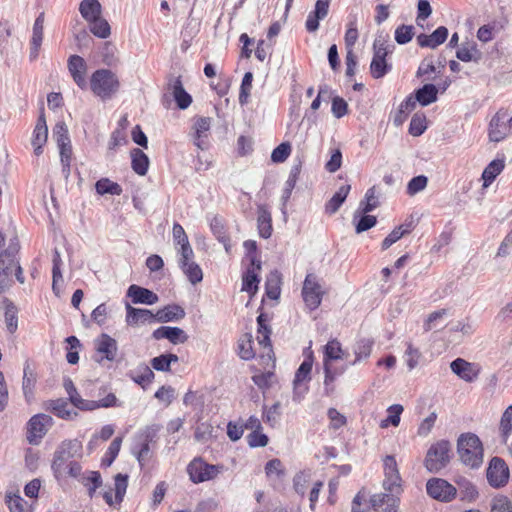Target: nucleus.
<instances>
[{
    "instance_id": "1",
    "label": "nucleus",
    "mask_w": 512,
    "mask_h": 512,
    "mask_svg": "<svg viewBox=\"0 0 512 512\" xmlns=\"http://www.w3.org/2000/svg\"><path fill=\"white\" fill-rule=\"evenodd\" d=\"M457 451L464 465L473 469L482 465L483 446L477 435L473 433L462 434L457 442Z\"/></svg>"
},
{
    "instance_id": "2",
    "label": "nucleus",
    "mask_w": 512,
    "mask_h": 512,
    "mask_svg": "<svg viewBox=\"0 0 512 512\" xmlns=\"http://www.w3.org/2000/svg\"><path fill=\"white\" fill-rule=\"evenodd\" d=\"M120 88L117 75L109 69H98L91 75L90 89L102 100L111 99Z\"/></svg>"
},
{
    "instance_id": "3",
    "label": "nucleus",
    "mask_w": 512,
    "mask_h": 512,
    "mask_svg": "<svg viewBox=\"0 0 512 512\" xmlns=\"http://www.w3.org/2000/svg\"><path fill=\"white\" fill-rule=\"evenodd\" d=\"M451 445L447 440H439L432 444L424 460V466L431 473H438L450 462Z\"/></svg>"
},
{
    "instance_id": "4",
    "label": "nucleus",
    "mask_w": 512,
    "mask_h": 512,
    "mask_svg": "<svg viewBox=\"0 0 512 512\" xmlns=\"http://www.w3.org/2000/svg\"><path fill=\"white\" fill-rule=\"evenodd\" d=\"M81 449V443L78 440H68L62 442L54 453L51 468L57 479L66 475L67 464L72 461Z\"/></svg>"
},
{
    "instance_id": "5",
    "label": "nucleus",
    "mask_w": 512,
    "mask_h": 512,
    "mask_svg": "<svg viewBox=\"0 0 512 512\" xmlns=\"http://www.w3.org/2000/svg\"><path fill=\"white\" fill-rule=\"evenodd\" d=\"M222 470L223 466L208 464L201 458L193 459L187 466L190 480L195 484L216 478Z\"/></svg>"
},
{
    "instance_id": "6",
    "label": "nucleus",
    "mask_w": 512,
    "mask_h": 512,
    "mask_svg": "<svg viewBox=\"0 0 512 512\" xmlns=\"http://www.w3.org/2000/svg\"><path fill=\"white\" fill-rule=\"evenodd\" d=\"M384 479L382 487L386 492L402 493V478L400 476L397 461L393 455H387L383 459Z\"/></svg>"
},
{
    "instance_id": "7",
    "label": "nucleus",
    "mask_w": 512,
    "mask_h": 512,
    "mask_svg": "<svg viewBox=\"0 0 512 512\" xmlns=\"http://www.w3.org/2000/svg\"><path fill=\"white\" fill-rule=\"evenodd\" d=\"M323 294L324 292L318 282L317 276L314 274H308L304 280L302 288V296L306 306L310 310L318 308L321 304Z\"/></svg>"
},
{
    "instance_id": "8",
    "label": "nucleus",
    "mask_w": 512,
    "mask_h": 512,
    "mask_svg": "<svg viewBox=\"0 0 512 512\" xmlns=\"http://www.w3.org/2000/svg\"><path fill=\"white\" fill-rule=\"evenodd\" d=\"M427 494L438 501L450 502L456 495V488L442 478H432L426 484Z\"/></svg>"
},
{
    "instance_id": "9",
    "label": "nucleus",
    "mask_w": 512,
    "mask_h": 512,
    "mask_svg": "<svg viewBox=\"0 0 512 512\" xmlns=\"http://www.w3.org/2000/svg\"><path fill=\"white\" fill-rule=\"evenodd\" d=\"M94 348L96 351L95 361L102 363L103 360L113 362L118 355L117 341L106 333H102L94 341Z\"/></svg>"
},
{
    "instance_id": "10",
    "label": "nucleus",
    "mask_w": 512,
    "mask_h": 512,
    "mask_svg": "<svg viewBox=\"0 0 512 512\" xmlns=\"http://www.w3.org/2000/svg\"><path fill=\"white\" fill-rule=\"evenodd\" d=\"M53 425V418L47 414H36L28 422L27 440L30 444H37L48 429Z\"/></svg>"
},
{
    "instance_id": "11",
    "label": "nucleus",
    "mask_w": 512,
    "mask_h": 512,
    "mask_svg": "<svg viewBox=\"0 0 512 512\" xmlns=\"http://www.w3.org/2000/svg\"><path fill=\"white\" fill-rule=\"evenodd\" d=\"M487 480L494 488H500L507 484L509 480V469L503 459L499 457L491 459L487 469Z\"/></svg>"
},
{
    "instance_id": "12",
    "label": "nucleus",
    "mask_w": 512,
    "mask_h": 512,
    "mask_svg": "<svg viewBox=\"0 0 512 512\" xmlns=\"http://www.w3.org/2000/svg\"><path fill=\"white\" fill-rule=\"evenodd\" d=\"M16 249L9 248L0 254V293L5 292L12 284L11 274L14 267Z\"/></svg>"
},
{
    "instance_id": "13",
    "label": "nucleus",
    "mask_w": 512,
    "mask_h": 512,
    "mask_svg": "<svg viewBox=\"0 0 512 512\" xmlns=\"http://www.w3.org/2000/svg\"><path fill=\"white\" fill-rule=\"evenodd\" d=\"M400 493L384 492L371 496L370 504L375 510L382 512H397L400 502Z\"/></svg>"
},
{
    "instance_id": "14",
    "label": "nucleus",
    "mask_w": 512,
    "mask_h": 512,
    "mask_svg": "<svg viewBox=\"0 0 512 512\" xmlns=\"http://www.w3.org/2000/svg\"><path fill=\"white\" fill-rule=\"evenodd\" d=\"M68 70L77 86L82 90L86 89L88 84L86 81L87 64L85 60L78 55L70 56L68 59Z\"/></svg>"
},
{
    "instance_id": "15",
    "label": "nucleus",
    "mask_w": 512,
    "mask_h": 512,
    "mask_svg": "<svg viewBox=\"0 0 512 512\" xmlns=\"http://www.w3.org/2000/svg\"><path fill=\"white\" fill-rule=\"evenodd\" d=\"M450 368L454 374L466 382H473L479 375L477 366L463 358L453 360Z\"/></svg>"
},
{
    "instance_id": "16",
    "label": "nucleus",
    "mask_w": 512,
    "mask_h": 512,
    "mask_svg": "<svg viewBox=\"0 0 512 512\" xmlns=\"http://www.w3.org/2000/svg\"><path fill=\"white\" fill-rule=\"evenodd\" d=\"M507 115L506 113L498 112L491 119L489 124V137L491 141L499 142L505 138V136L510 131V123L507 124Z\"/></svg>"
},
{
    "instance_id": "17",
    "label": "nucleus",
    "mask_w": 512,
    "mask_h": 512,
    "mask_svg": "<svg viewBox=\"0 0 512 512\" xmlns=\"http://www.w3.org/2000/svg\"><path fill=\"white\" fill-rule=\"evenodd\" d=\"M330 0H317L315 8L307 16L305 27L308 32H316L320 20H323L329 12Z\"/></svg>"
},
{
    "instance_id": "18",
    "label": "nucleus",
    "mask_w": 512,
    "mask_h": 512,
    "mask_svg": "<svg viewBox=\"0 0 512 512\" xmlns=\"http://www.w3.org/2000/svg\"><path fill=\"white\" fill-rule=\"evenodd\" d=\"M154 339H167L172 344H183L188 340L186 332L179 327L161 326L152 334Z\"/></svg>"
},
{
    "instance_id": "19",
    "label": "nucleus",
    "mask_w": 512,
    "mask_h": 512,
    "mask_svg": "<svg viewBox=\"0 0 512 512\" xmlns=\"http://www.w3.org/2000/svg\"><path fill=\"white\" fill-rule=\"evenodd\" d=\"M211 126V118L209 117H199L195 120L193 124V139L194 144L201 150H205L208 148V143L206 141L208 137V132Z\"/></svg>"
},
{
    "instance_id": "20",
    "label": "nucleus",
    "mask_w": 512,
    "mask_h": 512,
    "mask_svg": "<svg viewBox=\"0 0 512 512\" xmlns=\"http://www.w3.org/2000/svg\"><path fill=\"white\" fill-rule=\"evenodd\" d=\"M127 296L132 299L134 304L153 305L159 300L156 293L135 284L129 286L127 290Z\"/></svg>"
},
{
    "instance_id": "21",
    "label": "nucleus",
    "mask_w": 512,
    "mask_h": 512,
    "mask_svg": "<svg viewBox=\"0 0 512 512\" xmlns=\"http://www.w3.org/2000/svg\"><path fill=\"white\" fill-rule=\"evenodd\" d=\"M44 407L57 417L65 420H71L78 416V413L74 409L70 408L68 401L63 398L48 400L45 402Z\"/></svg>"
},
{
    "instance_id": "22",
    "label": "nucleus",
    "mask_w": 512,
    "mask_h": 512,
    "mask_svg": "<svg viewBox=\"0 0 512 512\" xmlns=\"http://www.w3.org/2000/svg\"><path fill=\"white\" fill-rule=\"evenodd\" d=\"M48 138V128L46 125L45 115L42 112L38 119L36 126L33 131V137L31 144L34 148V153L39 156L42 153V147L46 143Z\"/></svg>"
},
{
    "instance_id": "23",
    "label": "nucleus",
    "mask_w": 512,
    "mask_h": 512,
    "mask_svg": "<svg viewBox=\"0 0 512 512\" xmlns=\"http://www.w3.org/2000/svg\"><path fill=\"white\" fill-rule=\"evenodd\" d=\"M126 322L128 325L152 323L156 321L155 314L148 309H138L126 304Z\"/></svg>"
},
{
    "instance_id": "24",
    "label": "nucleus",
    "mask_w": 512,
    "mask_h": 512,
    "mask_svg": "<svg viewBox=\"0 0 512 512\" xmlns=\"http://www.w3.org/2000/svg\"><path fill=\"white\" fill-rule=\"evenodd\" d=\"M169 90L179 109H187L192 103V97L185 91L180 77L173 79L169 83Z\"/></svg>"
},
{
    "instance_id": "25",
    "label": "nucleus",
    "mask_w": 512,
    "mask_h": 512,
    "mask_svg": "<svg viewBox=\"0 0 512 512\" xmlns=\"http://www.w3.org/2000/svg\"><path fill=\"white\" fill-rule=\"evenodd\" d=\"M185 315V310L181 306L177 304H171L158 310L155 314V317L157 322L165 323L179 321L183 319Z\"/></svg>"
},
{
    "instance_id": "26",
    "label": "nucleus",
    "mask_w": 512,
    "mask_h": 512,
    "mask_svg": "<svg viewBox=\"0 0 512 512\" xmlns=\"http://www.w3.org/2000/svg\"><path fill=\"white\" fill-rule=\"evenodd\" d=\"M81 16L89 23L102 14V6L98 0H82L79 5Z\"/></svg>"
},
{
    "instance_id": "27",
    "label": "nucleus",
    "mask_w": 512,
    "mask_h": 512,
    "mask_svg": "<svg viewBox=\"0 0 512 512\" xmlns=\"http://www.w3.org/2000/svg\"><path fill=\"white\" fill-rule=\"evenodd\" d=\"M351 186L342 185L325 205V212L329 215L335 214L346 200Z\"/></svg>"
},
{
    "instance_id": "28",
    "label": "nucleus",
    "mask_w": 512,
    "mask_h": 512,
    "mask_svg": "<svg viewBox=\"0 0 512 512\" xmlns=\"http://www.w3.org/2000/svg\"><path fill=\"white\" fill-rule=\"evenodd\" d=\"M438 90L434 84H425L423 87L415 91L413 97L416 102L422 106H428L437 100Z\"/></svg>"
},
{
    "instance_id": "29",
    "label": "nucleus",
    "mask_w": 512,
    "mask_h": 512,
    "mask_svg": "<svg viewBox=\"0 0 512 512\" xmlns=\"http://www.w3.org/2000/svg\"><path fill=\"white\" fill-rule=\"evenodd\" d=\"M131 160L132 169L135 173L140 176L147 174L149 158L141 149L134 148L131 150Z\"/></svg>"
},
{
    "instance_id": "30",
    "label": "nucleus",
    "mask_w": 512,
    "mask_h": 512,
    "mask_svg": "<svg viewBox=\"0 0 512 512\" xmlns=\"http://www.w3.org/2000/svg\"><path fill=\"white\" fill-rule=\"evenodd\" d=\"M257 227L260 237L267 239L272 234V218L268 210L259 208L257 217Z\"/></svg>"
},
{
    "instance_id": "31",
    "label": "nucleus",
    "mask_w": 512,
    "mask_h": 512,
    "mask_svg": "<svg viewBox=\"0 0 512 512\" xmlns=\"http://www.w3.org/2000/svg\"><path fill=\"white\" fill-rule=\"evenodd\" d=\"M504 167V160L495 159L491 161L482 173L484 187L489 186L495 180V178L503 171Z\"/></svg>"
},
{
    "instance_id": "32",
    "label": "nucleus",
    "mask_w": 512,
    "mask_h": 512,
    "mask_svg": "<svg viewBox=\"0 0 512 512\" xmlns=\"http://www.w3.org/2000/svg\"><path fill=\"white\" fill-rule=\"evenodd\" d=\"M416 107L415 100L412 95L408 96L398 107L393 116L395 126H401L406 120L408 114Z\"/></svg>"
},
{
    "instance_id": "33",
    "label": "nucleus",
    "mask_w": 512,
    "mask_h": 512,
    "mask_svg": "<svg viewBox=\"0 0 512 512\" xmlns=\"http://www.w3.org/2000/svg\"><path fill=\"white\" fill-rule=\"evenodd\" d=\"M36 384V377L33 371L30 369L27 364L23 370V381H22V390L24 397L27 402H30L34 397V388Z\"/></svg>"
},
{
    "instance_id": "34",
    "label": "nucleus",
    "mask_w": 512,
    "mask_h": 512,
    "mask_svg": "<svg viewBox=\"0 0 512 512\" xmlns=\"http://www.w3.org/2000/svg\"><path fill=\"white\" fill-rule=\"evenodd\" d=\"M413 229L412 222L402 224L392 230V232L383 240L382 249L386 250L395 242L401 239L406 234H409Z\"/></svg>"
},
{
    "instance_id": "35",
    "label": "nucleus",
    "mask_w": 512,
    "mask_h": 512,
    "mask_svg": "<svg viewBox=\"0 0 512 512\" xmlns=\"http://www.w3.org/2000/svg\"><path fill=\"white\" fill-rule=\"evenodd\" d=\"M312 366H313V360L311 357L306 358L301 363V365L299 366V368L297 369V371L295 373V378H294L295 389L300 388L303 383L308 382L311 379L310 374L312 371Z\"/></svg>"
},
{
    "instance_id": "36",
    "label": "nucleus",
    "mask_w": 512,
    "mask_h": 512,
    "mask_svg": "<svg viewBox=\"0 0 512 512\" xmlns=\"http://www.w3.org/2000/svg\"><path fill=\"white\" fill-rule=\"evenodd\" d=\"M345 370L346 367H342L340 369H333L331 363H324V386L326 395H331L334 392L335 388L333 386V382L336 380L338 376L342 375L345 372Z\"/></svg>"
},
{
    "instance_id": "37",
    "label": "nucleus",
    "mask_w": 512,
    "mask_h": 512,
    "mask_svg": "<svg viewBox=\"0 0 512 512\" xmlns=\"http://www.w3.org/2000/svg\"><path fill=\"white\" fill-rule=\"evenodd\" d=\"M178 361L179 358L176 354L168 353L154 357L150 363L153 369L161 372H168L170 371L171 363H176Z\"/></svg>"
},
{
    "instance_id": "38",
    "label": "nucleus",
    "mask_w": 512,
    "mask_h": 512,
    "mask_svg": "<svg viewBox=\"0 0 512 512\" xmlns=\"http://www.w3.org/2000/svg\"><path fill=\"white\" fill-rule=\"evenodd\" d=\"M96 192L100 195L110 194V195H121L122 187L116 183L111 181L108 178H101L95 184Z\"/></svg>"
},
{
    "instance_id": "39",
    "label": "nucleus",
    "mask_w": 512,
    "mask_h": 512,
    "mask_svg": "<svg viewBox=\"0 0 512 512\" xmlns=\"http://www.w3.org/2000/svg\"><path fill=\"white\" fill-rule=\"evenodd\" d=\"M257 270L258 269L256 266H251L247 269L245 275L243 276V291L254 294L258 290V283L260 282V279L257 275Z\"/></svg>"
},
{
    "instance_id": "40",
    "label": "nucleus",
    "mask_w": 512,
    "mask_h": 512,
    "mask_svg": "<svg viewBox=\"0 0 512 512\" xmlns=\"http://www.w3.org/2000/svg\"><path fill=\"white\" fill-rule=\"evenodd\" d=\"M183 273L192 284H197L203 279V272L200 266L194 261H189L179 265Z\"/></svg>"
},
{
    "instance_id": "41",
    "label": "nucleus",
    "mask_w": 512,
    "mask_h": 512,
    "mask_svg": "<svg viewBox=\"0 0 512 512\" xmlns=\"http://www.w3.org/2000/svg\"><path fill=\"white\" fill-rule=\"evenodd\" d=\"M343 358V350L338 340L332 339L324 347V363Z\"/></svg>"
},
{
    "instance_id": "42",
    "label": "nucleus",
    "mask_w": 512,
    "mask_h": 512,
    "mask_svg": "<svg viewBox=\"0 0 512 512\" xmlns=\"http://www.w3.org/2000/svg\"><path fill=\"white\" fill-rule=\"evenodd\" d=\"M280 275L277 271L270 273V275L267 277L265 287H266V294L270 299L276 300L280 296Z\"/></svg>"
},
{
    "instance_id": "43",
    "label": "nucleus",
    "mask_w": 512,
    "mask_h": 512,
    "mask_svg": "<svg viewBox=\"0 0 512 512\" xmlns=\"http://www.w3.org/2000/svg\"><path fill=\"white\" fill-rule=\"evenodd\" d=\"M373 342L369 339L359 340L354 347L355 359L351 363L355 365L370 356L372 351Z\"/></svg>"
},
{
    "instance_id": "44",
    "label": "nucleus",
    "mask_w": 512,
    "mask_h": 512,
    "mask_svg": "<svg viewBox=\"0 0 512 512\" xmlns=\"http://www.w3.org/2000/svg\"><path fill=\"white\" fill-rule=\"evenodd\" d=\"M391 70V65L387 63L386 58L373 57L370 64V72L373 78L384 77Z\"/></svg>"
},
{
    "instance_id": "45",
    "label": "nucleus",
    "mask_w": 512,
    "mask_h": 512,
    "mask_svg": "<svg viewBox=\"0 0 512 512\" xmlns=\"http://www.w3.org/2000/svg\"><path fill=\"white\" fill-rule=\"evenodd\" d=\"M90 31L99 38H107L111 33L110 25L102 16L97 17L95 20L89 22Z\"/></svg>"
},
{
    "instance_id": "46",
    "label": "nucleus",
    "mask_w": 512,
    "mask_h": 512,
    "mask_svg": "<svg viewBox=\"0 0 512 512\" xmlns=\"http://www.w3.org/2000/svg\"><path fill=\"white\" fill-rule=\"evenodd\" d=\"M265 473L268 478L281 481L285 476L282 462L277 458L268 461L265 465Z\"/></svg>"
},
{
    "instance_id": "47",
    "label": "nucleus",
    "mask_w": 512,
    "mask_h": 512,
    "mask_svg": "<svg viewBox=\"0 0 512 512\" xmlns=\"http://www.w3.org/2000/svg\"><path fill=\"white\" fill-rule=\"evenodd\" d=\"M154 376V372L147 365H142L137 371L132 372V379L142 387L150 384L153 381Z\"/></svg>"
},
{
    "instance_id": "48",
    "label": "nucleus",
    "mask_w": 512,
    "mask_h": 512,
    "mask_svg": "<svg viewBox=\"0 0 512 512\" xmlns=\"http://www.w3.org/2000/svg\"><path fill=\"white\" fill-rule=\"evenodd\" d=\"M251 338V335L245 334L238 341V355L243 360H250L255 356Z\"/></svg>"
},
{
    "instance_id": "49",
    "label": "nucleus",
    "mask_w": 512,
    "mask_h": 512,
    "mask_svg": "<svg viewBox=\"0 0 512 512\" xmlns=\"http://www.w3.org/2000/svg\"><path fill=\"white\" fill-rule=\"evenodd\" d=\"M500 432L503 440L506 442L512 433V405L506 408L501 417Z\"/></svg>"
},
{
    "instance_id": "50",
    "label": "nucleus",
    "mask_w": 512,
    "mask_h": 512,
    "mask_svg": "<svg viewBox=\"0 0 512 512\" xmlns=\"http://www.w3.org/2000/svg\"><path fill=\"white\" fill-rule=\"evenodd\" d=\"M252 81L253 74L251 72H246L243 76L242 83L240 86L239 103L241 105H246L248 103V99L252 89Z\"/></svg>"
},
{
    "instance_id": "51",
    "label": "nucleus",
    "mask_w": 512,
    "mask_h": 512,
    "mask_svg": "<svg viewBox=\"0 0 512 512\" xmlns=\"http://www.w3.org/2000/svg\"><path fill=\"white\" fill-rule=\"evenodd\" d=\"M414 36V27L412 25H400L395 30V41L404 45L412 40Z\"/></svg>"
},
{
    "instance_id": "52",
    "label": "nucleus",
    "mask_w": 512,
    "mask_h": 512,
    "mask_svg": "<svg viewBox=\"0 0 512 512\" xmlns=\"http://www.w3.org/2000/svg\"><path fill=\"white\" fill-rule=\"evenodd\" d=\"M403 412V407L399 404H394L388 408V417L382 420L380 426L386 428L389 424L398 426L400 423V415Z\"/></svg>"
},
{
    "instance_id": "53",
    "label": "nucleus",
    "mask_w": 512,
    "mask_h": 512,
    "mask_svg": "<svg viewBox=\"0 0 512 512\" xmlns=\"http://www.w3.org/2000/svg\"><path fill=\"white\" fill-rule=\"evenodd\" d=\"M426 117L420 114H414L409 125V133L413 136H420L426 130Z\"/></svg>"
},
{
    "instance_id": "54",
    "label": "nucleus",
    "mask_w": 512,
    "mask_h": 512,
    "mask_svg": "<svg viewBox=\"0 0 512 512\" xmlns=\"http://www.w3.org/2000/svg\"><path fill=\"white\" fill-rule=\"evenodd\" d=\"M290 153H291L290 143L283 142L272 151L271 160L274 163H282L289 157Z\"/></svg>"
},
{
    "instance_id": "55",
    "label": "nucleus",
    "mask_w": 512,
    "mask_h": 512,
    "mask_svg": "<svg viewBox=\"0 0 512 512\" xmlns=\"http://www.w3.org/2000/svg\"><path fill=\"white\" fill-rule=\"evenodd\" d=\"M53 136L56 139L58 147L70 144L67 126L63 122H59L55 125L53 129Z\"/></svg>"
},
{
    "instance_id": "56",
    "label": "nucleus",
    "mask_w": 512,
    "mask_h": 512,
    "mask_svg": "<svg viewBox=\"0 0 512 512\" xmlns=\"http://www.w3.org/2000/svg\"><path fill=\"white\" fill-rule=\"evenodd\" d=\"M428 179L424 175L413 177L407 185V193L409 195H415L418 192L425 189L427 186Z\"/></svg>"
},
{
    "instance_id": "57",
    "label": "nucleus",
    "mask_w": 512,
    "mask_h": 512,
    "mask_svg": "<svg viewBox=\"0 0 512 512\" xmlns=\"http://www.w3.org/2000/svg\"><path fill=\"white\" fill-rule=\"evenodd\" d=\"M122 444V438L116 437L109 445L105 459L103 460L104 463H106L108 466L113 463V461L116 459V457L119 454L120 448Z\"/></svg>"
},
{
    "instance_id": "58",
    "label": "nucleus",
    "mask_w": 512,
    "mask_h": 512,
    "mask_svg": "<svg viewBox=\"0 0 512 512\" xmlns=\"http://www.w3.org/2000/svg\"><path fill=\"white\" fill-rule=\"evenodd\" d=\"M128 485V476L124 474H117L115 476V498L117 501L121 502L127 489Z\"/></svg>"
},
{
    "instance_id": "59",
    "label": "nucleus",
    "mask_w": 512,
    "mask_h": 512,
    "mask_svg": "<svg viewBox=\"0 0 512 512\" xmlns=\"http://www.w3.org/2000/svg\"><path fill=\"white\" fill-rule=\"evenodd\" d=\"M491 512H512V503L506 496H497L492 500Z\"/></svg>"
},
{
    "instance_id": "60",
    "label": "nucleus",
    "mask_w": 512,
    "mask_h": 512,
    "mask_svg": "<svg viewBox=\"0 0 512 512\" xmlns=\"http://www.w3.org/2000/svg\"><path fill=\"white\" fill-rule=\"evenodd\" d=\"M247 442L250 447H265L268 444V437L261 430L252 431L247 436Z\"/></svg>"
},
{
    "instance_id": "61",
    "label": "nucleus",
    "mask_w": 512,
    "mask_h": 512,
    "mask_svg": "<svg viewBox=\"0 0 512 512\" xmlns=\"http://www.w3.org/2000/svg\"><path fill=\"white\" fill-rule=\"evenodd\" d=\"M448 37V29L445 26L438 27L429 35L431 48L434 49L446 41Z\"/></svg>"
},
{
    "instance_id": "62",
    "label": "nucleus",
    "mask_w": 512,
    "mask_h": 512,
    "mask_svg": "<svg viewBox=\"0 0 512 512\" xmlns=\"http://www.w3.org/2000/svg\"><path fill=\"white\" fill-rule=\"evenodd\" d=\"M377 223V219L372 215H362L355 225L356 233L360 234L365 232L372 227H374Z\"/></svg>"
},
{
    "instance_id": "63",
    "label": "nucleus",
    "mask_w": 512,
    "mask_h": 512,
    "mask_svg": "<svg viewBox=\"0 0 512 512\" xmlns=\"http://www.w3.org/2000/svg\"><path fill=\"white\" fill-rule=\"evenodd\" d=\"M331 110L336 118H341L347 114L348 104L343 98L336 96L332 99Z\"/></svg>"
},
{
    "instance_id": "64",
    "label": "nucleus",
    "mask_w": 512,
    "mask_h": 512,
    "mask_svg": "<svg viewBox=\"0 0 512 512\" xmlns=\"http://www.w3.org/2000/svg\"><path fill=\"white\" fill-rule=\"evenodd\" d=\"M437 419V414L435 412L430 413L419 425L418 427V435L421 437H426L432 430L435 421Z\"/></svg>"
}]
</instances>
